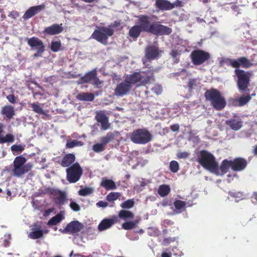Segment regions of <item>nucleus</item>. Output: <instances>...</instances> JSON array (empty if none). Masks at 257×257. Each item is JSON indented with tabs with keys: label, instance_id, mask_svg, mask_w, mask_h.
<instances>
[{
	"label": "nucleus",
	"instance_id": "nucleus-1",
	"mask_svg": "<svg viewBox=\"0 0 257 257\" xmlns=\"http://www.w3.org/2000/svg\"><path fill=\"white\" fill-rule=\"evenodd\" d=\"M139 26L143 32L149 33L156 36L169 35L172 32L171 28L159 24L151 23V18L146 15H142L138 17Z\"/></svg>",
	"mask_w": 257,
	"mask_h": 257
},
{
	"label": "nucleus",
	"instance_id": "nucleus-2",
	"mask_svg": "<svg viewBox=\"0 0 257 257\" xmlns=\"http://www.w3.org/2000/svg\"><path fill=\"white\" fill-rule=\"evenodd\" d=\"M125 79L132 86V85L145 86L154 81V69L152 67H149L144 71L134 72Z\"/></svg>",
	"mask_w": 257,
	"mask_h": 257
},
{
	"label": "nucleus",
	"instance_id": "nucleus-3",
	"mask_svg": "<svg viewBox=\"0 0 257 257\" xmlns=\"http://www.w3.org/2000/svg\"><path fill=\"white\" fill-rule=\"evenodd\" d=\"M27 160L23 156L16 157L12 165L5 168V171L12 173L16 177H21L28 173L32 168L33 165L31 163H26Z\"/></svg>",
	"mask_w": 257,
	"mask_h": 257
},
{
	"label": "nucleus",
	"instance_id": "nucleus-4",
	"mask_svg": "<svg viewBox=\"0 0 257 257\" xmlns=\"http://www.w3.org/2000/svg\"><path fill=\"white\" fill-rule=\"evenodd\" d=\"M206 101L210 102L211 105L216 110L223 109L226 105V101L221 93L217 89L211 88L204 93Z\"/></svg>",
	"mask_w": 257,
	"mask_h": 257
},
{
	"label": "nucleus",
	"instance_id": "nucleus-5",
	"mask_svg": "<svg viewBox=\"0 0 257 257\" xmlns=\"http://www.w3.org/2000/svg\"><path fill=\"white\" fill-rule=\"evenodd\" d=\"M198 163L204 169L218 174V164L214 155L206 150H201L197 159Z\"/></svg>",
	"mask_w": 257,
	"mask_h": 257
},
{
	"label": "nucleus",
	"instance_id": "nucleus-6",
	"mask_svg": "<svg viewBox=\"0 0 257 257\" xmlns=\"http://www.w3.org/2000/svg\"><path fill=\"white\" fill-rule=\"evenodd\" d=\"M152 139V135L146 128L137 129L130 135L131 141L136 144L145 145Z\"/></svg>",
	"mask_w": 257,
	"mask_h": 257
},
{
	"label": "nucleus",
	"instance_id": "nucleus-7",
	"mask_svg": "<svg viewBox=\"0 0 257 257\" xmlns=\"http://www.w3.org/2000/svg\"><path fill=\"white\" fill-rule=\"evenodd\" d=\"M114 34V30L106 27H98L95 29L91 36V38L95 39L99 43L106 45L109 37Z\"/></svg>",
	"mask_w": 257,
	"mask_h": 257
},
{
	"label": "nucleus",
	"instance_id": "nucleus-8",
	"mask_svg": "<svg viewBox=\"0 0 257 257\" xmlns=\"http://www.w3.org/2000/svg\"><path fill=\"white\" fill-rule=\"evenodd\" d=\"M234 73L237 78V85L240 91H244L248 87L251 73L242 69H235Z\"/></svg>",
	"mask_w": 257,
	"mask_h": 257
},
{
	"label": "nucleus",
	"instance_id": "nucleus-9",
	"mask_svg": "<svg viewBox=\"0 0 257 257\" xmlns=\"http://www.w3.org/2000/svg\"><path fill=\"white\" fill-rule=\"evenodd\" d=\"M67 180L70 183L77 182L83 174V169L78 163H75L66 170Z\"/></svg>",
	"mask_w": 257,
	"mask_h": 257
},
{
	"label": "nucleus",
	"instance_id": "nucleus-10",
	"mask_svg": "<svg viewBox=\"0 0 257 257\" xmlns=\"http://www.w3.org/2000/svg\"><path fill=\"white\" fill-rule=\"evenodd\" d=\"M190 58L194 65H200L210 58V55L202 50H194L190 54Z\"/></svg>",
	"mask_w": 257,
	"mask_h": 257
},
{
	"label": "nucleus",
	"instance_id": "nucleus-11",
	"mask_svg": "<svg viewBox=\"0 0 257 257\" xmlns=\"http://www.w3.org/2000/svg\"><path fill=\"white\" fill-rule=\"evenodd\" d=\"M97 71L96 69H94L86 73L83 76H82L77 80V83L82 84L92 83L93 85L98 86L99 85H100L102 82L97 77Z\"/></svg>",
	"mask_w": 257,
	"mask_h": 257
},
{
	"label": "nucleus",
	"instance_id": "nucleus-12",
	"mask_svg": "<svg viewBox=\"0 0 257 257\" xmlns=\"http://www.w3.org/2000/svg\"><path fill=\"white\" fill-rule=\"evenodd\" d=\"M27 44L33 50H36L34 57H39L45 51V45L43 41L37 37H33L27 39Z\"/></svg>",
	"mask_w": 257,
	"mask_h": 257
},
{
	"label": "nucleus",
	"instance_id": "nucleus-13",
	"mask_svg": "<svg viewBox=\"0 0 257 257\" xmlns=\"http://www.w3.org/2000/svg\"><path fill=\"white\" fill-rule=\"evenodd\" d=\"M226 62L229 65L235 69H239L240 67L247 69L252 66V63L246 57H240L236 59H228Z\"/></svg>",
	"mask_w": 257,
	"mask_h": 257
},
{
	"label": "nucleus",
	"instance_id": "nucleus-14",
	"mask_svg": "<svg viewBox=\"0 0 257 257\" xmlns=\"http://www.w3.org/2000/svg\"><path fill=\"white\" fill-rule=\"evenodd\" d=\"M47 193L54 197V202L56 205L62 206L67 201L66 194L64 192L48 188L47 189Z\"/></svg>",
	"mask_w": 257,
	"mask_h": 257
},
{
	"label": "nucleus",
	"instance_id": "nucleus-15",
	"mask_svg": "<svg viewBox=\"0 0 257 257\" xmlns=\"http://www.w3.org/2000/svg\"><path fill=\"white\" fill-rule=\"evenodd\" d=\"M132 88L131 85L125 79L123 81L117 85L114 89V94L117 96H122L126 94Z\"/></svg>",
	"mask_w": 257,
	"mask_h": 257
},
{
	"label": "nucleus",
	"instance_id": "nucleus-16",
	"mask_svg": "<svg viewBox=\"0 0 257 257\" xmlns=\"http://www.w3.org/2000/svg\"><path fill=\"white\" fill-rule=\"evenodd\" d=\"M83 228V225L81 223L78 221H72L66 225L62 232L73 234L80 231Z\"/></svg>",
	"mask_w": 257,
	"mask_h": 257
},
{
	"label": "nucleus",
	"instance_id": "nucleus-17",
	"mask_svg": "<svg viewBox=\"0 0 257 257\" xmlns=\"http://www.w3.org/2000/svg\"><path fill=\"white\" fill-rule=\"evenodd\" d=\"M119 221L117 216L113 215L110 218L103 219L98 224V229L103 231L111 227L114 224Z\"/></svg>",
	"mask_w": 257,
	"mask_h": 257
},
{
	"label": "nucleus",
	"instance_id": "nucleus-18",
	"mask_svg": "<svg viewBox=\"0 0 257 257\" xmlns=\"http://www.w3.org/2000/svg\"><path fill=\"white\" fill-rule=\"evenodd\" d=\"M232 170L238 172L243 170L247 165V160L243 158L238 157L231 160Z\"/></svg>",
	"mask_w": 257,
	"mask_h": 257
},
{
	"label": "nucleus",
	"instance_id": "nucleus-19",
	"mask_svg": "<svg viewBox=\"0 0 257 257\" xmlns=\"http://www.w3.org/2000/svg\"><path fill=\"white\" fill-rule=\"evenodd\" d=\"M162 52L158 47L155 46H149L145 49V57L149 60L157 58Z\"/></svg>",
	"mask_w": 257,
	"mask_h": 257
},
{
	"label": "nucleus",
	"instance_id": "nucleus-20",
	"mask_svg": "<svg viewBox=\"0 0 257 257\" xmlns=\"http://www.w3.org/2000/svg\"><path fill=\"white\" fill-rule=\"evenodd\" d=\"M63 31L62 24H54L49 27H46L43 33L47 35H55L62 33Z\"/></svg>",
	"mask_w": 257,
	"mask_h": 257
},
{
	"label": "nucleus",
	"instance_id": "nucleus-21",
	"mask_svg": "<svg viewBox=\"0 0 257 257\" xmlns=\"http://www.w3.org/2000/svg\"><path fill=\"white\" fill-rule=\"evenodd\" d=\"M95 118L97 122L100 123L101 130H106L109 128L110 123L108 122V117L103 112H97Z\"/></svg>",
	"mask_w": 257,
	"mask_h": 257
},
{
	"label": "nucleus",
	"instance_id": "nucleus-22",
	"mask_svg": "<svg viewBox=\"0 0 257 257\" xmlns=\"http://www.w3.org/2000/svg\"><path fill=\"white\" fill-rule=\"evenodd\" d=\"M45 8L44 5L30 7L24 14L23 18L26 20L37 15Z\"/></svg>",
	"mask_w": 257,
	"mask_h": 257
},
{
	"label": "nucleus",
	"instance_id": "nucleus-23",
	"mask_svg": "<svg viewBox=\"0 0 257 257\" xmlns=\"http://www.w3.org/2000/svg\"><path fill=\"white\" fill-rule=\"evenodd\" d=\"M155 7L159 11H170L174 9V5L168 0H156Z\"/></svg>",
	"mask_w": 257,
	"mask_h": 257
},
{
	"label": "nucleus",
	"instance_id": "nucleus-24",
	"mask_svg": "<svg viewBox=\"0 0 257 257\" xmlns=\"http://www.w3.org/2000/svg\"><path fill=\"white\" fill-rule=\"evenodd\" d=\"M29 105L32 108L33 111L39 115H43V119H46L49 116L48 114L45 111L41 106V104L38 102L34 103H28Z\"/></svg>",
	"mask_w": 257,
	"mask_h": 257
},
{
	"label": "nucleus",
	"instance_id": "nucleus-25",
	"mask_svg": "<svg viewBox=\"0 0 257 257\" xmlns=\"http://www.w3.org/2000/svg\"><path fill=\"white\" fill-rule=\"evenodd\" d=\"M226 124L232 130L236 131L242 127V121L239 118H231L226 121Z\"/></svg>",
	"mask_w": 257,
	"mask_h": 257
},
{
	"label": "nucleus",
	"instance_id": "nucleus-26",
	"mask_svg": "<svg viewBox=\"0 0 257 257\" xmlns=\"http://www.w3.org/2000/svg\"><path fill=\"white\" fill-rule=\"evenodd\" d=\"M75 161V156L73 154L65 155L62 159L60 163L63 167H69L71 164H74Z\"/></svg>",
	"mask_w": 257,
	"mask_h": 257
},
{
	"label": "nucleus",
	"instance_id": "nucleus-27",
	"mask_svg": "<svg viewBox=\"0 0 257 257\" xmlns=\"http://www.w3.org/2000/svg\"><path fill=\"white\" fill-rule=\"evenodd\" d=\"M1 113L8 119H11L15 115V110L14 106L7 105L2 108Z\"/></svg>",
	"mask_w": 257,
	"mask_h": 257
},
{
	"label": "nucleus",
	"instance_id": "nucleus-28",
	"mask_svg": "<svg viewBox=\"0 0 257 257\" xmlns=\"http://www.w3.org/2000/svg\"><path fill=\"white\" fill-rule=\"evenodd\" d=\"M100 186L105 188L106 190H114L116 189V185L113 180L105 178L102 179Z\"/></svg>",
	"mask_w": 257,
	"mask_h": 257
},
{
	"label": "nucleus",
	"instance_id": "nucleus-29",
	"mask_svg": "<svg viewBox=\"0 0 257 257\" xmlns=\"http://www.w3.org/2000/svg\"><path fill=\"white\" fill-rule=\"evenodd\" d=\"M143 31L139 25L133 26L128 31L129 36L134 40H136L140 36Z\"/></svg>",
	"mask_w": 257,
	"mask_h": 257
},
{
	"label": "nucleus",
	"instance_id": "nucleus-30",
	"mask_svg": "<svg viewBox=\"0 0 257 257\" xmlns=\"http://www.w3.org/2000/svg\"><path fill=\"white\" fill-rule=\"evenodd\" d=\"M76 98L80 101H92L94 99V96L91 93L82 92L78 94Z\"/></svg>",
	"mask_w": 257,
	"mask_h": 257
},
{
	"label": "nucleus",
	"instance_id": "nucleus-31",
	"mask_svg": "<svg viewBox=\"0 0 257 257\" xmlns=\"http://www.w3.org/2000/svg\"><path fill=\"white\" fill-rule=\"evenodd\" d=\"M118 218L122 219L125 221H127L129 219H132L134 217V213L128 210H121L118 214V216H117Z\"/></svg>",
	"mask_w": 257,
	"mask_h": 257
},
{
	"label": "nucleus",
	"instance_id": "nucleus-32",
	"mask_svg": "<svg viewBox=\"0 0 257 257\" xmlns=\"http://www.w3.org/2000/svg\"><path fill=\"white\" fill-rule=\"evenodd\" d=\"M64 219L63 214L59 213L55 216L52 217L48 222L47 225L49 226L56 225Z\"/></svg>",
	"mask_w": 257,
	"mask_h": 257
},
{
	"label": "nucleus",
	"instance_id": "nucleus-33",
	"mask_svg": "<svg viewBox=\"0 0 257 257\" xmlns=\"http://www.w3.org/2000/svg\"><path fill=\"white\" fill-rule=\"evenodd\" d=\"M229 168L232 169L231 160H228L227 159L223 160L220 165V170L221 173L224 174L227 173Z\"/></svg>",
	"mask_w": 257,
	"mask_h": 257
},
{
	"label": "nucleus",
	"instance_id": "nucleus-34",
	"mask_svg": "<svg viewBox=\"0 0 257 257\" xmlns=\"http://www.w3.org/2000/svg\"><path fill=\"white\" fill-rule=\"evenodd\" d=\"M171 189L168 185H161L159 186L158 193L161 197H165L170 192Z\"/></svg>",
	"mask_w": 257,
	"mask_h": 257
},
{
	"label": "nucleus",
	"instance_id": "nucleus-35",
	"mask_svg": "<svg viewBox=\"0 0 257 257\" xmlns=\"http://www.w3.org/2000/svg\"><path fill=\"white\" fill-rule=\"evenodd\" d=\"M139 220H135L134 221H126L122 223V228L125 230H130L135 228L139 223Z\"/></svg>",
	"mask_w": 257,
	"mask_h": 257
},
{
	"label": "nucleus",
	"instance_id": "nucleus-36",
	"mask_svg": "<svg viewBox=\"0 0 257 257\" xmlns=\"http://www.w3.org/2000/svg\"><path fill=\"white\" fill-rule=\"evenodd\" d=\"M43 230L41 229V227H39L36 230L31 232L29 234V237L32 239H38L43 236Z\"/></svg>",
	"mask_w": 257,
	"mask_h": 257
},
{
	"label": "nucleus",
	"instance_id": "nucleus-37",
	"mask_svg": "<svg viewBox=\"0 0 257 257\" xmlns=\"http://www.w3.org/2000/svg\"><path fill=\"white\" fill-rule=\"evenodd\" d=\"M114 134L113 133L109 132L105 136L101 138L100 141L105 146L106 145L111 142L114 138Z\"/></svg>",
	"mask_w": 257,
	"mask_h": 257
},
{
	"label": "nucleus",
	"instance_id": "nucleus-38",
	"mask_svg": "<svg viewBox=\"0 0 257 257\" xmlns=\"http://www.w3.org/2000/svg\"><path fill=\"white\" fill-rule=\"evenodd\" d=\"M186 205V203L185 201L180 200H176L174 202L175 209L178 210L179 212H181L184 210Z\"/></svg>",
	"mask_w": 257,
	"mask_h": 257
},
{
	"label": "nucleus",
	"instance_id": "nucleus-39",
	"mask_svg": "<svg viewBox=\"0 0 257 257\" xmlns=\"http://www.w3.org/2000/svg\"><path fill=\"white\" fill-rule=\"evenodd\" d=\"M15 141L14 136L12 134H8L5 136H2L0 138V143H13Z\"/></svg>",
	"mask_w": 257,
	"mask_h": 257
},
{
	"label": "nucleus",
	"instance_id": "nucleus-40",
	"mask_svg": "<svg viewBox=\"0 0 257 257\" xmlns=\"http://www.w3.org/2000/svg\"><path fill=\"white\" fill-rule=\"evenodd\" d=\"M83 145L84 143L83 142L74 140L67 141L66 144V147L67 148H73L75 147L82 146Z\"/></svg>",
	"mask_w": 257,
	"mask_h": 257
},
{
	"label": "nucleus",
	"instance_id": "nucleus-41",
	"mask_svg": "<svg viewBox=\"0 0 257 257\" xmlns=\"http://www.w3.org/2000/svg\"><path fill=\"white\" fill-rule=\"evenodd\" d=\"M25 149L24 146L21 145H13L11 147V150L14 155L21 153Z\"/></svg>",
	"mask_w": 257,
	"mask_h": 257
},
{
	"label": "nucleus",
	"instance_id": "nucleus-42",
	"mask_svg": "<svg viewBox=\"0 0 257 257\" xmlns=\"http://www.w3.org/2000/svg\"><path fill=\"white\" fill-rule=\"evenodd\" d=\"M61 46V41H52L51 42L50 48L52 51L57 52L60 50Z\"/></svg>",
	"mask_w": 257,
	"mask_h": 257
},
{
	"label": "nucleus",
	"instance_id": "nucleus-43",
	"mask_svg": "<svg viewBox=\"0 0 257 257\" xmlns=\"http://www.w3.org/2000/svg\"><path fill=\"white\" fill-rule=\"evenodd\" d=\"M120 193L118 192H112L107 195L106 199L107 201L109 202L117 200L120 196Z\"/></svg>",
	"mask_w": 257,
	"mask_h": 257
},
{
	"label": "nucleus",
	"instance_id": "nucleus-44",
	"mask_svg": "<svg viewBox=\"0 0 257 257\" xmlns=\"http://www.w3.org/2000/svg\"><path fill=\"white\" fill-rule=\"evenodd\" d=\"M229 195L234 198L236 202L243 199V194L240 192H229Z\"/></svg>",
	"mask_w": 257,
	"mask_h": 257
},
{
	"label": "nucleus",
	"instance_id": "nucleus-45",
	"mask_svg": "<svg viewBox=\"0 0 257 257\" xmlns=\"http://www.w3.org/2000/svg\"><path fill=\"white\" fill-rule=\"evenodd\" d=\"M105 149V146L102 143H96L92 146V150L95 153H100Z\"/></svg>",
	"mask_w": 257,
	"mask_h": 257
},
{
	"label": "nucleus",
	"instance_id": "nucleus-46",
	"mask_svg": "<svg viewBox=\"0 0 257 257\" xmlns=\"http://www.w3.org/2000/svg\"><path fill=\"white\" fill-rule=\"evenodd\" d=\"M251 99V96L247 94L245 96L243 95L240 97L238 99V102L239 106H243L247 103Z\"/></svg>",
	"mask_w": 257,
	"mask_h": 257
},
{
	"label": "nucleus",
	"instance_id": "nucleus-47",
	"mask_svg": "<svg viewBox=\"0 0 257 257\" xmlns=\"http://www.w3.org/2000/svg\"><path fill=\"white\" fill-rule=\"evenodd\" d=\"M169 168L172 172L177 173L179 169V165L177 161H172L170 163Z\"/></svg>",
	"mask_w": 257,
	"mask_h": 257
},
{
	"label": "nucleus",
	"instance_id": "nucleus-48",
	"mask_svg": "<svg viewBox=\"0 0 257 257\" xmlns=\"http://www.w3.org/2000/svg\"><path fill=\"white\" fill-rule=\"evenodd\" d=\"M135 202L132 199H128L120 204L121 208L124 209H130L134 206Z\"/></svg>",
	"mask_w": 257,
	"mask_h": 257
},
{
	"label": "nucleus",
	"instance_id": "nucleus-49",
	"mask_svg": "<svg viewBox=\"0 0 257 257\" xmlns=\"http://www.w3.org/2000/svg\"><path fill=\"white\" fill-rule=\"evenodd\" d=\"M93 192V189L89 187H85L80 189L78 193L80 196H85L91 194Z\"/></svg>",
	"mask_w": 257,
	"mask_h": 257
},
{
	"label": "nucleus",
	"instance_id": "nucleus-50",
	"mask_svg": "<svg viewBox=\"0 0 257 257\" xmlns=\"http://www.w3.org/2000/svg\"><path fill=\"white\" fill-rule=\"evenodd\" d=\"M198 82L197 79H190L188 83V87L190 90H192L197 86Z\"/></svg>",
	"mask_w": 257,
	"mask_h": 257
},
{
	"label": "nucleus",
	"instance_id": "nucleus-51",
	"mask_svg": "<svg viewBox=\"0 0 257 257\" xmlns=\"http://www.w3.org/2000/svg\"><path fill=\"white\" fill-rule=\"evenodd\" d=\"M152 91H153L157 95H159L161 93L162 91V87L161 85H155L152 88Z\"/></svg>",
	"mask_w": 257,
	"mask_h": 257
},
{
	"label": "nucleus",
	"instance_id": "nucleus-52",
	"mask_svg": "<svg viewBox=\"0 0 257 257\" xmlns=\"http://www.w3.org/2000/svg\"><path fill=\"white\" fill-rule=\"evenodd\" d=\"M70 207L74 211H78L80 210L79 205L74 201L71 202Z\"/></svg>",
	"mask_w": 257,
	"mask_h": 257
},
{
	"label": "nucleus",
	"instance_id": "nucleus-53",
	"mask_svg": "<svg viewBox=\"0 0 257 257\" xmlns=\"http://www.w3.org/2000/svg\"><path fill=\"white\" fill-rule=\"evenodd\" d=\"M189 156V154L186 152H179L177 154V157L179 159H185Z\"/></svg>",
	"mask_w": 257,
	"mask_h": 257
},
{
	"label": "nucleus",
	"instance_id": "nucleus-54",
	"mask_svg": "<svg viewBox=\"0 0 257 257\" xmlns=\"http://www.w3.org/2000/svg\"><path fill=\"white\" fill-rule=\"evenodd\" d=\"M7 98L8 99L10 102L15 104L16 103V97L13 94H9L7 96Z\"/></svg>",
	"mask_w": 257,
	"mask_h": 257
},
{
	"label": "nucleus",
	"instance_id": "nucleus-55",
	"mask_svg": "<svg viewBox=\"0 0 257 257\" xmlns=\"http://www.w3.org/2000/svg\"><path fill=\"white\" fill-rule=\"evenodd\" d=\"M96 205L98 207L105 208L108 205V203L106 201L101 200L96 203Z\"/></svg>",
	"mask_w": 257,
	"mask_h": 257
},
{
	"label": "nucleus",
	"instance_id": "nucleus-56",
	"mask_svg": "<svg viewBox=\"0 0 257 257\" xmlns=\"http://www.w3.org/2000/svg\"><path fill=\"white\" fill-rule=\"evenodd\" d=\"M174 223V222L170 219H165L163 221L162 224L165 227H168L173 225Z\"/></svg>",
	"mask_w": 257,
	"mask_h": 257
},
{
	"label": "nucleus",
	"instance_id": "nucleus-57",
	"mask_svg": "<svg viewBox=\"0 0 257 257\" xmlns=\"http://www.w3.org/2000/svg\"><path fill=\"white\" fill-rule=\"evenodd\" d=\"M175 238H171V237L165 238L163 239V244L164 245H168L171 242H174L175 241Z\"/></svg>",
	"mask_w": 257,
	"mask_h": 257
},
{
	"label": "nucleus",
	"instance_id": "nucleus-58",
	"mask_svg": "<svg viewBox=\"0 0 257 257\" xmlns=\"http://www.w3.org/2000/svg\"><path fill=\"white\" fill-rule=\"evenodd\" d=\"M170 129L173 132H179L180 129V125L178 124H174L170 126Z\"/></svg>",
	"mask_w": 257,
	"mask_h": 257
},
{
	"label": "nucleus",
	"instance_id": "nucleus-59",
	"mask_svg": "<svg viewBox=\"0 0 257 257\" xmlns=\"http://www.w3.org/2000/svg\"><path fill=\"white\" fill-rule=\"evenodd\" d=\"M19 16V13L15 11H12L10 14L9 15V17L14 19H16L17 17H18Z\"/></svg>",
	"mask_w": 257,
	"mask_h": 257
},
{
	"label": "nucleus",
	"instance_id": "nucleus-60",
	"mask_svg": "<svg viewBox=\"0 0 257 257\" xmlns=\"http://www.w3.org/2000/svg\"><path fill=\"white\" fill-rule=\"evenodd\" d=\"M170 54L172 57L175 58L179 55V52L177 50H173L171 51Z\"/></svg>",
	"mask_w": 257,
	"mask_h": 257
},
{
	"label": "nucleus",
	"instance_id": "nucleus-61",
	"mask_svg": "<svg viewBox=\"0 0 257 257\" xmlns=\"http://www.w3.org/2000/svg\"><path fill=\"white\" fill-rule=\"evenodd\" d=\"M54 208H50L46 210L44 213V215L45 216L49 215L51 212H52L54 211Z\"/></svg>",
	"mask_w": 257,
	"mask_h": 257
},
{
	"label": "nucleus",
	"instance_id": "nucleus-62",
	"mask_svg": "<svg viewBox=\"0 0 257 257\" xmlns=\"http://www.w3.org/2000/svg\"><path fill=\"white\" fill-rule=\"evenodd\" d=\"M174 5V8L175 7H181L182 6V2L180 1H177L175 2L172 3Z\"/></svg>",
	"mask_w": 257,
	"mask_h": 257
},
{
	"label": "nucleus",
	"instance_id": "nucleus-63",
	"mask_svg": "<svg viewBox=\"0 0 257 257\" xmlns=\"http://www.w3.org/2000/svg\"><path fill=\"white\" fill-rule=\"evenodd\" d=\"M4 127H5V125L3 123L0 122V138H2V134L4 132Z\"/></svg>",
	"mask_w": 257,
	"mask_h": 257
},
{
	"label": "nucleus",
	"instance_id": "nucleus-64",
	"mask_svg": "<svg viewBox=\"0 0 257 257\" xmlns=\"http://www.w3.org/2000/svg\"><path fill=\"white\" fill-rule=\"evenodd\" d=\"M162 257H171V255L167 252H163L162 254Z\"/></svg>",
	"mask_w": 257,
	"mask_h": 257
}]
</instances>
